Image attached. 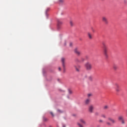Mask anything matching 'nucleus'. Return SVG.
Listing matches in <instances>:
<instances>
[{
	"instance_id": "nucleus-19",
	"label": "nucleus",
	"mask_w": 127,
	"mask_h": 127,
	"mask_svg": "<svg viewBox=\"0 0 127 127\" xmlns=\"http://www.w3.org/2000/svg\"><path fill=\"white\" fill-rule=\"evenodd\" d=\"M113 69H114V70H117L118 69V66H117L116 65H113Z\"/></svg>"
},
{
	"instance_id": "nucleus-21",
	"label": "nucleus",
	"mask_w": 127,
	"mask_h": 127,
	"mask_svg": "<svg viewBox=\"0 0 127 127\" xmlns=\"http://www.w3.org/2000/svg\"><path fill=\"white\" fill-rule=\"evenodd\" d=\"M104 110H107V109H109V106H108L107 105H106L104 107Z\"/></svg>"
},
{
	"instance_id": "nucleus-24",
	"label": "nucleus",
	"mask_w": 127,
	"mask_h": 127,
	"mask_svg": "<svg viewBox=\"0 0 127 127\" xmlns=\"http://www.w3.org/2000/svg\"><path fill=\"white\" fill-rule=\"evenodd\" d=\"M99 123L100 124H103V123H104V121H103L102 120H99Z\"/></svg>"
},
{
	"instance_id": "nucleus-12",
	"label": "nucleus",
	"mask_w": 127,
	"mask_h": 127,
	"mask_svg": "<svg viewBox=\"0 0 127 127\" xmlns=\"http://www.w3.org/2000/svg\"><path fill=\"white\" fill-rule=\"evenodd\" d=\"M87 36L89 39H92L93 38V35L92 33L88 32L87 33Z\"/></svg>"
},
{
	"instance_id": "nucleus-33",
	"label": "nucleus",
	"mask_w": 127,
	"mask_h": 127,
	"mask_svg": "<svg viewBox=\"0 0 127 127\" xmlns=\"http://www.w3.org/2000/svg\"><path fill=\"white\" fill-rule=\"evenodd\" d=\"M91 29H92L93 32H95V30H94V28H91Z\"/></svg>"
},
{
	"instance_id": "nucleus-28",
	"label": "nucleus",
	"mask_w": 127,
	"mask_h": 127,
	"mask_svg": "<svg viewBox=\"0 0 127 127\" xmlns=\"http://www.w3.org/2000/svg\"><path fill=\"white\" fill-rule=\"evenodd\" d=\"M68 93L69 94H72V91H71V90L70 89L68 90Z\"/></svg>"
},
{
	"instance_id": "nucleus-18",
	"label": "nucleus",
	"mask_w": 127,
	"mask_h": 127,
	"mask_svg": "<svg viewBox=\"0 0 127 127\" xmlns=\"http://www.w3.org/2000/svg\"><path fill=\"white\" fill-rule=\"evenodd\" d=\"M92 96H93V94H92V93H89L87 94L88 98H91V97H92Z\"/></svg>"
},
{
	"instance_id": "nucleus-23",
	"label": "nucleus",
	"mask_w": 127,
	"mask_h": 127,
	"mask_svg": "<svg viewBox=\"0 0 127 127\" xmlns=\"http://www.w3.org/2000/svg\"><path fill=\"white\" fill-rule=\"evenodd\" d=\"M75 69H76V71H77V72H79V71H80V69L78 68H77V66H74Z\"/></svg>"
},
{
	"instance_id": "nucleus-9",
	"label": "nucleus",
	"mask_w": 127,
	"mask_h": 127,
	"mask_svg": "<svg viewBox=\"0 0 127 127\" xmlns=\"http://www.w3.org/2000/svg\"><path fill=\"white\" fill-rule=\"evenodd\" d=\"M76 61H77V62H83V61H85V58L81 57L80 58V59H75Z\"/></svg>"
},
{
	"instance_id": "nucleus-2",
	"label": "nucleus",
	"mask_w": 127,
	"mask_h": 127,
	"mask_svg": "<svg viewBox=\"0 0 127 127\" xmlns=\"http://www.w3.org/2000/svg\"><path fill=\"white\" fill-rule=\"evenodd\" d=\"M85 66L86 70H87L88 71H91V70H92V68H93L92 64H91V63L89 62L86 63Z\"/></svg>"
},
{
	"instance_id": "nucleus-3",
	"label": "nucleus",
	"mask_w": 127,
	"mask_h": 127,
	"mask_svg": "<svg viewBox=\"0 0 127 127\" xmlns=\"http://www.w3.org/2000/svg\"><path fill=\"white\" fill-rule=\"evenodd\" d=\"M102 21L105 23V24H109V20H108V18L105 16L102 17Z\"/></svg>"
},
{
	"instance_id": "nucleus-32",
	"label": "nucleus",
	"mask_w": 127,
	"mask_h": 127,
	"mask_svg": "<svg viewBox=\"0 0 127 127\" xmlns=\"http://www.w3.org/2000/svg\"><path fill=\"white\" fill-rule=\"evenodd\" d=\"M91 29H92L93 32H95V30H94V28H91Z\"/></svg>"
},
{
	"instance_id": "nucleus-36",
	"label": "nucleus",
	"mask_w": 127,
	"mask_h": 127,
	"mask_svg": "<svg viewBox=\"0 0 127 127\" xmlns=\"http://www.w3.org/2000/svg\"><path fill=\"white\" fill-rule=\"evenodd\" d=\"M73 117H75V116H76V115H73Z\"/></svg>"
},
{
	"instance_id": "nucleus-15",
	"label": "nucleus",
	"mask_w": 127,
	"mask_h": 127,
	"mask_svg": "<svg viewBox=\"0 0 127 127\" xmlns=\"http://www.w3.org/2000/svg\"><path fill=\"white\" fill-rule=\"evenodd\" d=\"M77 126H78V127H84V126H83L82 125V124H81L80 123H79V122H78L77 123Z\"/></svg>"
},
{
	"instance_id": "nucleus-34",
	"label": "nucleus",
	"mask_w": 127,
	"mask_h": 127,
	"mask_svg": "<svg viewBox=\"0 0 127 127\" xmlns=\"http://www.w3.org/2000/svg\"><path fill=\"white\" fill-rule=\"evenodd\" d=\"M59 71H61V67H59Z\"/></svg>"
},
{
	"instance_id": "nucleus-22",
	"label": "nucleus",
	"mask_w": 127,
	"mask_h": 127,
	"mask_svg": "<svg viewBox=\"0 0 127 127\" xmlns=\"http://www.w3.org/2000/svg\"><path fill=\"white\" fill-rule=\"evenodd\" d=\"M49 10H50V8H48L46 10V15H47V12L49 11Z\"/></svg>"
},
{
	"instance_id": "nucleus-5",
	"label": "nucleus",
	"mask_w": 127,
	"mask_h": 127,
	"mask_svg": "<svg viewBox=\"0 0 127 127\" xmlns=\"http://www.w3.org/2000/svg\"><path fill=\"white\" fill-rule=\"evenodd\" d=\"M94 105H90L88 107V112L90 114H93L94 113Z\"/></svg>"
},
{
	"instance_id": "nucleus-6",
	"label": "nucleus",
	"mask_w": 127,
	"mask_h": 127,
	"mask_svg": "<svg viewBox=\"0 0 127 127\" xmlns=\"http://www.w3.org/2000/svg\"><path fill=\"white\" fill-rule=\"evenodd\" d=\"M66 59L64 58H62L61 59V61H62V66L64 68V72H65V61Z\"/></svg>"
},
{
	"instance_id": "nucleus-20",
	"label": "nucleus",
	"mask_w": 127,
	"mask_h": 127,
	"mask_svg": "<svg viewBox=\"0 0 127 127\" xmlns=\"http://www.w3.org/2000/svg\"><path fill=\"white\" fill-rule=\"evenodd\" d=\"M88 80H89V81H93V77H92V76H89V77H88Z\"/></svg>"
},
{
	"instance_id": "nucleus-29",
	"label": "nucleus",
	"mask_w": 127,
	"mask_h": 127,
	"mask_svg": "<svg viewBox=\"0 0 127 127\" xmlns=\"http://www.w3.org/2000/svg\"><path fill=\"white\" fill-rule=\"evenodd\" d=\"M58 113H63V112H62L61 110H58Z\"/></svg>"
},
{
	"instance_id": "nucleus-4",
	"label": "nucleus",
	"mask_w": 127,
	"mask_h": 127,
	"mask_svg": "<svg viewBox=\"0 0 127 127\" xmlns=\"http://www.w3.org/2000/svg\"><path fill=\"white\" fill-rule=\"evenodd\" d=\"M115 90L116 91L117 93H119L121 92V87L120 86V85L118 83H115Z\"/></svg>"
},
{
	"instance_id": "nucleus-13",
	"label": "nucleus",
	"mask_w": 127,
	"mask_h": 127,
	"mask_svg": "<svg viewBox=\"0 0 127 127\" xmlns=\"http://www.w3.org/2000/svg\"><path fill=\"white\" fill-rule=\"evenodd\" d=\"M90 102L91 100L90 99H87L86 100H85L84 103L85 105H89Z\"/></svg>"
},
{
	"instance_id": "nucleus-8",
	"label": "nucleus",
	"mask_w": 127,
	"mask_h": 127,
	"mask_svg": "<svg viewBox=\"0 0 127 127\" xmlns=\"http://www.w3.org/2000/svg\"><path fill=\"white\" fill-rule=\"evenodd\" d=\"M118 121H119V122H121V123H122V124H123V125H124L125 124V120H124V117L123 116H119L118 117Z\"/></svg>"
},
{
	"instance_id": "nucleus-30",
	"label": "nucleus",
	"mask_w": 127,
	"mask_h": 127,
	"mask_svg": "<svg viewBox=\"0 0 127 127\" xmlns=\"http://www.w3.org/2000/svg\"><path fill=\"white\" fill-rule=\"evenodd\" d=\"M60 2H63L64 1V0H59Z\"/></svg>"
},
{
	"instance_id": "nucleus-17",
	"label": "nucleus",
	"mask_w": 127,
	"mask_h": 127,
	"mask_svg": "<svg viewBox=\"0 0 127 127\" xmlns=\"http://www.w3.org/2000/svg\"><path fill=\"white\" fill-rule=\"evenodd\" d=\"M69 23L71 26H73V25H74V23H73V21L72 20L70 21Z\"/></svg>"
},
{
	"instance_id": "nucleus-14",
	"label": "nucleus",
	"mask_w": 127,
	"mask_h": 127,
	"mask_svg": "<svg viewBox=\"0 0 127 127\" xmlns=\"http://www.w3.org/2000/svg\"><path fill=\"white\" fill-rule=\"evenodd\" d=\"M79 122L80 123H81V124H82L83 125H86V121H85V120H84V119H80L79 120Z\"/></svg>"
},
{
	"instance_id": "nucleus-1",
	"label": "nucleus",
	"mask_w": 127,
	"mask_h": 127,
	"mask_svg": "<svg viewBox=\"0 0 127 127\" xmlns=\"http://www.w3.org/2000/svg\"><path fill=\"white\" fill-rule=\"evenodd\" d=\"M103 45V54L106 58L108 59L109 58V48H108V46L105 44V43H102Z\"/></svg>"
},
{
	"instance_id": "nucleus-11",
	"label": "nucleus",
	"mask_w": 127,
	"mask_h": 127,
	"mask_svg": "<svg viewBox=\"0 0 127 127\" xmlns=\"http://www.w3.org/2000/svg\"><path fill=\"white\" fill-rule=\"evenodd\" d=\"M61 25H62V22L60 21V20L58 21L57 27L58 29H60V28L61 27Z\"/></svg>"
},
{
	"instance_id": "nucleus-7",
	"label": "nucleus",
	"mask_w": 127,
	"mask_h": 127,
	"mask_svg": "<svg viewBox=\"0 0 127 127\" xmlns=\"http://www.w3.org/2000/svg\"><path fill=\"white\" fill-rule=\"evenodd\" d=\"M74 53L77 56H80V55H81V52L79 51V49H78V48H76L74 49Z\"/></svg>"
},
{
	"instance_id": "nucleus-25",
	"label": "nucleus",
	"mask_w": 127,
	"mask_h": 127,
	"mask_svg": "<svg viewBox=\"0 0 127 127\" xmlns=\"http://www.w3.org/2000/svg\"><path fill=\"white\" fill-rule=\"evenodd\" d=\"M100 115V114L99 113V112H96L95 113V116H99Z\"/></svg>"
},
{
	"instance_id": "nucleus-27",
	"label": "nucleus",
	"mask_w": 127,
	"mask_h": 127,
	"mask_svg": "<svg viewBox=\"0 0 127 127\" xmlns=\"http://www.w3.org/2000/svg\"><path fill=\"white\" fill-rule=\"evenodd\" d=\"M50 114H51V116H52V117H54V114H53V112H51Z\"/></svg>"
},
{
	"instance_id": "nucleus-35",
	"label": "nucleus",
	"mask_w": 127,
	"mask_h": 127,
	"mask_svg": "<svg viewBox=\"0 0 127 127\" xmlns=\"http://www.w3.org/2000/svg\"><path fill=\"white\" fill-rule=\"evenodd\" d=\"M87 77H88V76H87V75L84 76V78H87Z\"/></svg>"
},
{
	"instance_id": "nucleus-31",
	"label": "nucleus",
	"mask_w": 127,
	"mask_h": 127,
	"mask_svg": "<svg viewBox=\"0 0 127 127\" xmlns=\"http://www.w3.org/2000/svg\"><path fill=\"white\" fill-rule=\"evenodd\" d=\"M62 127H66V125H65V124H63Z\"/></svg>"
},
{
	"instance_id": "nucleus-26",
	"label": "nucleus",
	"mask_w": 127,
	"mask_h": 127,
	"mask_svg": "<svg viewBox=\"0 0 127 127\" xmlns=\"http://www.w3.org/2000/svg\"><path fill=\"white\" fill-rule=\"evenodd\" d=\"M106 125H107V126H111V123H110V122H107L106 123Z\"/></svg>"
},
{
	"instance_id": "nucleus-16",
	"label": "nucleus",
	"mask_w": 127,
	"mask_h": 127,
	"mask_svg": "<svg viewBox=\"0 0 127 127\" xmlns=\"http://www.w3.org/2000/svg\"><path fill=\"white\" fill-rule=\"evenodd\" d=\"M101 118H103V119H106L107 116L105 114H102L101 116Z\"/></svg>"
},
{
	"instance_id": "nucleus-10",
	"label": "nucleus",
	"mask_w": 127,
	"mask_h": 127,
	"mask_svg": "<svg viewBox=\"0 0 127 127\" xmlns=\"http://www.w3.org/2000/svg\"><path fill=\"white\" fill-rule=\"evenodd\" d=\"M108 121L109 122H111L112 124H116V120L112 118L111 117H109L108 118Z\"/></svg>"
}]
</instances>
